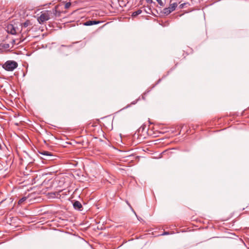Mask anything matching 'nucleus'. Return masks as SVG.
<instances>
[{
    "mask_svg": "<svg viewBox=\"0 0 249 249\" xmlns=\"http://www.w3.org/2000/svg\"><path fill=\"white\" fill-rule=\"evenodd\" d=\"M51 12L49 11L41 12L40 16L37 18V20L40 24H42L44 22L48 20L51 18Z\"/></svg>",
    "mask_w": 249,
    "mask_h": 249,
    "instance_id": "2",
    "label": "nucleus"
},
{
    "mask_svg": "<svg viewBox=\"0 0 249 249\" xmlns=\"http://www.w3.org/2000/svg\"><path fill=\"white\" fill-rule=\"evenodd\" d=\"M73 206L75 210H81V209L82 208L81 203L78 201H75L73 203Z\"/></svg>",
    "mask_w": 249,
    "mask_h": 249,
    "instance_id": "7",
    "label": "nucleus"
},
{
    "mask_svg": "<svg viewBox=\"0 0 249 249\" xmlns=\"http://www.w3.org/2000/svg\"><path fill=\"white\" fill-rule=\"evenodd\" d=\"M39 153L41 155L46 157H52L53 156L51 152L47 151H42L39 152Z\"/></svg>",
    "mask_w": 249,
    "mask_h": 249,
    "instance_id": "8",
    "label": "nucleus"
},
{
    "mask_svg": "<svg viewBox=\"0 0 249 249\" xmlns=\"http://www.w3.org/2000/svg\"><path fill=\"white\" fill-rule=\"evenodd\" d=\"M18 66V64L16 61L14 60H8L2 65V67L7 71H12L16 69Z\"/></svg>",
    "mask_w": 249,
    "mask_h": 249,
    "instance_id": "1",
    "label": "nucleus"
},
{
    "mask_svg": "<svg viewBox=\"0 0 249 249\" xmlns=\"http://www.w3.org/2000/svg\"><path fill=\"white\" fill-rule=\"evenodd\" d=\"M25 40V38L21 39L20 38V40L19 42H23Z\"/></svg>",
    "mask_w": 249,
    "mask_h": 249,
    "instance_id": "17",
    "label": "nucleus"
},
{
    "mask_svg": "<svg viewBox=\"0 0 249 249\" xmlns=\"http://www.w3.org/2000/svg\"><path fill=\"white\" fill-rule=\"evenodd\" d=\"M100 21L96 20H88L84 23L85 26H91L99 23Z\"/></svg>",
    "mask_w": 249,
    "mask_h": 249,
    "instance_id": "6",
    "label": "nucleus"
},
{
    "mask_svg": "<svg viewBox=\"0 0 249 249\" xmlns=\"http://www.w3.org/2000/svg\"><path fill=\"white\" fill-rule=\"evenodd\" d=\"M30 24V21L29 20H27L25 22H24L23 23L21 24V28H25L26 27H27L28 26V25Z\"/></svg>",
    "mask_w": 249,
    "mask_h": 249,
    "instance_id": "10",
    "label": "nucleus"
},
{
    "mask_svg": "<svg viewBox=\"0 0 249 249\" xmlns=\"http://www.w3.org/2000/svg\"><path fill=\"white\" fill-rule=\"evenodd\" d=\"M168 234H169L168 232L165 231V232H163V233H162V235H167Z\"/></svg>",
    "mask_w": 249,
    "mask_h": 249,
    "instance_id": "16",
    "label": "nucleus"
},
{
    "mask_svg": "<svg viewBox=\"0 0 249 249\" xmlns=\"http://www.w3.org/2000/svg\"><path fill=\"white\" fill-rule=\"evenodd\" d=\"M147 1L148 2L152 3V0H147Z\"/></svg>",
    "mask_w": 249,
    "mask_h": 249,
    "instance_id": "19",
    "label": "nucleus"
},
{
    "mask_svg": "<svg viewBox=\"0 0 249 249\" xmlns=\"http://www.w3.org/2000/svg\"><path fill=\"white\" fill-rule=\"evenodd\" d=\"M137 101H138V100H136V101H135L132 102L131 103V105H135V104H136V103H137Z\"/></svg>",
    "mask_w": 249,
    "mask_h": 249,
    "instance_id": "15",
    "label": "nucleus"
},
{
    "mask_svg": "<svg viewBox=\"0 0 249 249\" xmlns=\"http://www.w3.org/2000/svg\"><path fill=\"white\" fill-rule=\"evenodd\" d=\"M71 2H67L65 4V7L66 9H68L71 6Z\"/></svg>",
    "mask_w": 249,
    "mask_h": 249,
    "instance_id": "12",
    "label": "nucleus"
},
{
    "mask_svg": "<svg viewBox=\"0 0 249 249\" xmlns=\"http://www.w3.org/2000/svg\"><path fill=\"white\" fill-rule=\"evenodd\" d=\"M142 12V11L140 9H139L135 12H134L132 14V17H136L137 16L140 15Z\"/></svg>",
    "mask_w": 249,
    "mask_h": 249,
    "instance_id": "9",
    "label": "nucleus"
},
{
    "mask_svg": "<svg viewBox=\"0 0 249 249\" xmlns=\"http://www.w3.org/2000/svg\"><path fill=\"white\" fill-rule=\"evenodd\" d=\"M1 149V144L0 143V150Z\"/></svg>",
    "mask_w": 249,
    "mask_h": 249,
    "instance_id": "22",
    "label": "nucleus"
},
{
    "mask_svg": "<svg viewBox=\"0 0 249 249\" xmlns=\"http://www.w3.org/2000/svg\"><path fill=\"white\" fill-rule=\"evenodd\" d=\"M127 204H128V205L131 207V209H132V207H131V206H130V204H129L128 203H127ZM132 210L133 211V209H132Z\"/></svg>",
    "mask_w": 249,
    "mask_h": 249,
    "instance_id": "21",
    "label": "nucleus"
},
{
    "mask_svg": "<svg viewBox=\"0 0 249 249\" xmlns=\"http://www.w3.org/2000/svg\"><path fill=\"white\" fill-rule=\"evenodd\" d=\"M50 11L51 12V18H56L57 17H60L62 13L61 11H57L56 10V7L54 8L53 9L52 11Z\"/></svg>",
    "mask_w": 249,
    "mask_h": 249,
    "instance_id": "4",
    "label": "nucleus"
},
{
    "mask_svg": "<svg viewBox=\"0 0 249 249\" xmlns=\"http://www.w3.org/2000/svg\"><path fill=\"white\" fill-rule=\"evenodd\" d=\"M7 32L12 35H16L18 33L16 28L12 24H10L7 26Z\"/></svg>",
    "mask_w": 249,
    "mask_h": 249,
    "instance_id": "5",
    "label": "nucleus"
},
{
    "mask_svg": "<svg viewBox=\"0 0 249 249\" xmlns=\"http://www.w3.org/2000/svg\"><path fill=\"white\" fill-rule=\"evenodd\" d=\"M27 197L26 196L23 197L21 198H20L18 202V204L19 205H21L22 203L27 199Z\"/></svg>",
    "mask_w": 249,
    "mask_h": 249,
    "instance_id": "11",
    "label": "nucleus"
},
{
    "mask_svg": "<svg viewBox=\"0 0 249 249\" xmlns=\"http://www.w3.org/2000/svg\"><path fill=\"white\" fill-rule=\"evenodd\" d=\"M142 99H144V97L143 96H142Z\"/></svg>",
    "mask_w": 249,
    "mask_h": 249,
    "instance_id": "23",
    "label": "nucleus"
},
{
    "mask_svg": "<svg viewBox=\"0 0 249 249\" xmlns=\"http://www.w3.org/2000/svg\"><path fill=\"white\" fill-rule=\"evenodd\" d=\"M63 178V177H61V178Z\"/></svg>",
    "mask_w": 249,
    "mask_h": 249,
    "instance_id": "20",
    "label": "nucleus"
},
{
    "mask_svg": "<svg viewBox=\"0 0 249 249\" xmlns=\"http://www.w3.org/2000/svg\"><path fill=\"white\" fill-rule=\"evenodd\" d=\"M156 1L158 2V3L160 5L163 6V3L162 1L161 0H156Z\"/></svg>",
    "mask_w": 249,
    "mask_h": 249,
    "instance_id": "13",
    "label": "nucleus"
},
{
    "mask_svg": "<svg viewBox=\"0 0 249 249\" xmlns=\"http://www.w3.org/2000/svg\"><path fill=\"white\" fill-rule=\"evenodd\" d=\"M130 106V105H127V106H126L125 107H124L123 109L128 108V107H129Z\"/></svg>",
    "mask_w": 249,
    "mask_h": 249,
    "instance_id": "18",
    "label": "nucleus"
},
{
    "mask_svg": "<svg viewBox=\"0 0 249 249\" xmlns=\"http://www.w3.org/2000/svg\"><path fill=\"white\" fill-rule=\"evenodd\" d=\"M178 5V4L177 2L170 3L168 7L165 8L163 9L162 12L164 14L168 15L169 14H170L172 12L174 11L176 9Z\"/></svg>",
    "mask_w": 249,
    "mask_h": 249,
    "instance_id": "3",
    "label": "nucleus"
},
{
    "mask_svg": "<svg viewBox=\"0 0 249 249\" xmlns=\"http://www.w3.org/2000/svg\"><path fill=\"white\" fill-rule=\"evenodd\" d=\"M187 4V3H183L180 4L179 8L180 9L183 8L184 7V6H185V5H186Z\"/></svg>",
    "mask_w": 249,
    "mask_h": 249,
    "instance_id": "14",
    "label": "nucleus"
}]
</instances>
